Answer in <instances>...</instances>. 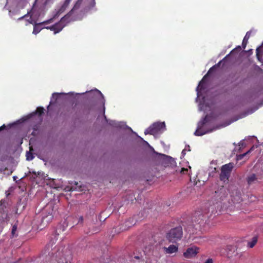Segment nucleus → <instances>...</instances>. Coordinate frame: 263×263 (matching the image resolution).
I'll return each mask as SVG.
<instances>
[{
	"label": "nucleus",
	"instance_id": "c9c22d12",
	"mask_svg": "<svg viewBox=\"0 0 263 263\" xmlns=\"http://www.w3.org/2000/svg\"><path fill=\"white\" fill-rule=\"evenodd\" d=\"M49 106H50V104H49V106H48V108L49 107Z\"/></svg>",
	"mask_w": 263,
	"mask_h": 263
},
{
	"label": "nucleus",
	"instance_id": "4be33fe9",
	"mask_svg": "<svg viewBox=\"0 0 263 263\" xmlns=\"http://www.w3.org/2000/svg\"><path fill=\"white\" fill-rule=\"evenodd\" d=\"M261 48H262V47L260 46V47L257 48V49L256 50V57L258 59H259L260 54H261Z\"/></svg>",
	"mask_w": 263,
	"mask_h": 263
},
{
	"label": "nucleus",
	"instance_id": "aec40b11",
	"mask_svg": "<svg viewBox=\"0 0 263 263\" xmlns=\"http://www.w3.org/2000/svg\"><path fill=\"white\" fill-rule=\"evenodd\" d=\"M34 156L33 154L30 152H27L26 153V158L28 160H31L33 159Z\"/></svg>",
	"mask_w": 263,
	"mask_h": 263
},
{
	"label": "nucleus",
	"instance_id": "4c0bfd02",
	"mask_svg": "<svg viewBox=\"0 0 263 263\" xmlns=\"http://www.w3.org/2000/svg\"><path fill=\"white\" fill-rule=\"evenodd\" d=\"M113 262H114V261H111V262H110V263H113Z\"/></svg>",
	"mask_w": 263,
	"mask_h": 263
},
{
	"label": "nucleus",
	"instance_id": "c756f323",
	"mask_svg": "<svg viewBox=\"0 0 263 263\" xmlns=\"http://www.w3.org/2000/svg\"><path fill=\"white\" fill-rule=\"evenodd\" d=\"M6 128V126L5 124H3L2 126H1L0 127V132L4 130V129H5Z\"/></svg>",
	"mask_w": 263,
	"mask_h": 263
},
{
	"label": "nucleus",
	"instance_id": "6e6552de",
	"mask_svg": "<svg viewBox=\"0 0 263 263\" xmlns=\"http://www.w3.org/2000/svg\"><path fill=\"white\" fill-rule=\"evenodd\" d=\"M198 250L199 248L195 246L190 247L183 253V256L186 258H191L197 254Z\"/></svg>",
	"mask_w": 263,
	"mask_h": 263
},
{
	"label": "nucleus",
	"instance_id": "1a4fd4ad",
	"mask_svg": "<svg viewBox=\"0 0 263 263\" xmlns=\"http://www.w3.org/2000/svg\"><path fill=\"white\" fill-rule=\"evenodd\" d=\"M164 250L165 253L172 254L177 252L178 251V248L176 245H171L168 247H164Z\"/></svg>",
	"mask_w": 263,
	"mask_h": 263
},
{
	"label": "nucleus",
	"instance_id": "a878e982",
	"mask_svg": "<svg viewBox=\"0 0 263 263\" xmlns=\"http://www.w3.org/2000/svg\"><path fill=\"white\" fill-rule=\"evenodd\" d=\"M188 172V169L185 168H182L180 170V173L181 174H186Z\"/></svg>",
	"mask_w": 263,
	"mask_h": 263
},
{
	"label": "nucleus",
	"instance_id": "b1692460",
	"mask_svg": "<svg viewBox=\"0 0 263 263\" xmlns=\"http://www.w3.org/2000/svg\"><path fill=\"white\" fill-rule=\"evenodd\" d=\"M241 47L240 46H237L235 48H234V49H233L231 52L230 53H229L230 55L231 54H232L234 52H235V51H240L241 50Z\"/></svg>",
	"mask_w": 263,
	"mask_h": 263
},
{
	"label": "nucleus",
	"instance_id": "7c9ffc66",
	"mask_svg": "<svg viewBox=\"0 0 263 263\" xmlns=\"http://www.w3.org/2000/svg\"><path fill=\"white\" fill-rule=\"evenodd\" d=\"M63 110L64 111H69L70 110V108H68V107H65L64 109H63Z\"/></svg>",
	"mask_w": 263,
	"mask_h": 263
},
{
	"label": "nucleus",
	"instance_id": "393cba45",
	"mask_svg": "<svg viewBox=\"0 0 263 263\" xmlns=\"http://www.w3.org/2000/svg\"><path fill=\"white\" fill-rule=\"evenodd\" d=\"M97 92L98 93V94L99 95L100 97L101 98V102H102V103L103 104V105L104 104V97L102 95V93L100 91L97 90Z\"/></svg>",
	"mask_w": 263,
	"mask_h": 263
},
{
	"label": "nucleus",
	"instance_id": "0eeeda50",
	"mask_svg": "<svg viewBox=\"0 0 263 263\" xmlns=\"http://www.w3.org/2000/svg\"><path fill=\"white\" fill-rule=\"evenodd\" d=\"M64 19V17H62L58 23H57L51 26L46 27L45 28L53 31L54 34L58 33L62 31L64 27V25L62 24V22H63Z\"/></svg>",
	"mask_w": 263,
	"mask_h": 263
},
{
	"label": "nucleus",
	"instance_id": "412c9836",
	"mask_svg": "<svg viewBox=\"0 0 263 263\" xmlns=\"http://www.w3.org/2000/svg\"><path fill=\"white\" fill-rule=\"evenodd\" d=\"M251 149H252L251 148L250 150L248 151L246 153L238 155L237 157L238 159H242L246 155H247L248 154H249L251 152Z\"/></svg>",
	"mask_w": 263,
	"mask_h": 263
},
{
	"label": "nucleus",
	"instance_id": "ddd939ff",
	"mask_svg": "<svg viewBox=\"0 0 263 263\" xmlns=\"http://www.w3.org/2000/svg\"><path fill=\"white\" fill-rule=\"evenodd\" d=\"M205 88V82L200 81L199 83L198 86L196 88V91L197 92V95L199 96V93L204 89Z\"/></svg>",
	"mask_w": 263,
	"mask_h": 263
},
{
	"label": "nucleus",
	"instance_id": "f257e3e1",
	"mask_svg": "<svg viewBox=\"0 0 263 263\" xmlns=\"http://www.w3.org/2000/svg\"><path fill=\"white\" fill-rule=\"evenodd\" d=\"M183 235L181 226L171 229L166 235V239L170 242L175 243L181 240Z\"/></svg>",
	"mask_w": 263,
	"mask_h": 263
},
{
	"label": "nucleus",
	"instance_id": "6ab92c4d",
	"mask_svg": "<svg viewBox=\"0 0 263 263\" xmlns=\"http://www.w3.org/2000/svg\"><path fill=\"white\" fill-rule=\"evenodd\" d=\"M44 109L42 107H38L36 108V114H38L39 116H41L44 113Z\"/></svg>",
	"mask_w": 263,
	"mask_h": 263
},
{
	"label": "nucleus",
	"instance_id": "423d86ee",
	"mask_svg": "<svg viewBox=\"0 0 263 263\" xmlns=\"http://www.w3.org/2000/svg\"><path fill=\"white\" fill-rule=\"evenodd\" d=\"M162 164L164 167H173L176 165V161L172 157L164 154H160Z\"/></svg>",
	"mask_w": 263,
	"mask_h": 263
},
{
	"label": "nucleus",
	"instance_id": "a211bd4d",
	"mask_svg": "<svg viewBox=\"0 0 263 263\" xmlns=\"http://www.w3.org/2000/svg\"><path fill=\"white\" fill-rule=\"evenodd\" d=\"M41 30V29L38 26V24H35L33 27V33L36 34L40 32Z\"/></svg>",
	"mask_w": 263,
	"mask_h": 263
},
{
	"label": "nucleus",
	"instance_id": "4468645a",
	"mask_svg": "<svg viewBox=\"0 0 263 263\" xmlns=\"http://www.w3.org/2000/svg\"><path fill=\"white\" fill-rule=\"evenodd\" d=\"M251 32H247L245 36L243 38V40L242 41V47L243 49H245L246 47V46L248 43V41L250 36Z\"/></svg>",
	"mask_w": 263,
	"mask_h": 263
},
{
	"label": "nucleus",
	"instance_id": "f03ea898",
	"mask_svg": "<svg viewBox=\"0 0 263 263\" xmlns=\"http://www.w3.org/2000/svg\"><path fill=\"white\" fill-rule=\"evenodd\" d=\"M209 121V117L208 115H206L203 118H202L197 124V128L194 132V135L196 136H201L208 133L212 132L213 129L206 130L204 128V126L208 123Z\"/></svg>",
	"mask_w": 263,
	"mask_h": 263
},
{
	"label": "nucleus",
	"instance_id": "7ed1b4c3",
	"mask_svg": "<svg viewBox=\"0 0 263 263\" xmlns=\"http://www.w3.org/2000/svg\"><path fill=\"white\" fill-rule=\"evenodd\" d=\"M234 164L232 162L223 165L219 175L220 180L224 182H228Z\"/></svg>",
	"mask_w": 263,
	"mask_h": 263
},
{
	"label": "nucleus",
	"instance_id": "cd10ccee",
	"mask_svg": "<svg viewBox=\"0 0 263 263\" xmlns=\"http://www.w3.org/2000/svg\"><path fill=\"white\" fill-rule=\"evenodd\" d=\"M210 73H208V72L203 77V78L202 79V80L201 81H202V82H205V79L206 78L208 77V76L209 74Z\"/></svg>",
	"mask_w": 263,
	"mask_h": 263
},
{
	"label": "nucleus",
	"instance_id": "473e14b6",
	"mask_svg": "<svg viewBox=\"0 0 263 263\" xmlns=\"http://www.w3.org/2000/svg\"><path fill=\"white\" fill-rule=\"evenodd\" d=\"M26 15H24V16H22V17H20L18 20H22L23 18H24L25 17H26Z\"/></svg>",
	"mask_w": 263,
	"mask_h": 263
},
{
	"label": "nucleus",
	"instance_id": "72a5a7b5",
	"mask_svg": "<svg viewBox=\"0 0 263 263\" xmlns=\"http://www.w3.org/2000/svg\"><path fill=\"white\" fill-rule=\"evenodd\" d=\"M30 20H28V22H29V23H30V24H32V19H31V17L30 18Z\"/></svg>",
	"mask_w": 263,
	"mask_h": 263
},
{
	"label": "nucleus",
	"instance_id": "9b49d317",
	"mask_svg": "<svg viewBox=\"0 0 263 263\" xmlns=\"http://www.w3.org/2000/svg\"><path fill=\"white\" fill-rule=\"evenodd\" d=\"M130 261L131 263H144V261L142 259V256L139 255H132Z\"/></svg>",
	"mask_w": 263,
	"mask_h": 263
},
{
	"label": "nucleus",
	"instance_id": "c85d7f7f",
	"mask_svg": "<svg viewBox=\"0 0 263 263\" xmlns=\"http://www.w3.org/2000/svg\"><path fill=\"white\" fill-rule=\"evenodd\" d=\"M83 222V216H80L79 219V221H78V223H82Z\"/></svg>",
	"mask_w": 263,
	"mask_h": 263
},
{
	"label": "nucleus",
	"instance_id": "f704fd0d",
	"mask_svg": "<svg viewBox=\"0 0 263 263\" xmlns=\"http://www.w3.org/2000/svg\"><path fill=\"white\" fill-rule=\"evenodd\" d=\"M103 110H104V112H105V107H104L103 108Z\"/></svg>",
	"mask_w": 263,
	"mask_h": 263
},
{
	"label": "nucleus",
	"instance_id": "e433bc0d",
	"mask_svg": "<svg viewBox=\"0 0 263 263\" xmlns=\"http://www.w3.org/2000/svg\"><path fill=\"white\" fill-rule=\"evenodd\" d=\"M49 106H50V104H49V106H48V108L49 107Z\"/></svg>",
	"mask_w": 263,
	"mask_h": 263
},
{
	"label": "nucleus",
	"instance_id": "20e7f679",
	"mask_svg": "<svg viewBox=\"0 0 263 263\" xmlns=\"http://www.w3.org/2000/svg\"><path fill=\"white\" fill-rule=\"evenodd\" d=\"M165 129L164 122H157L146 129L145 134L155 135L163 132Z\"/></svg>",
	"mask_w": 263,
	"mask_h": 263
},
{
	"label": "nucleus",
	"instance_id": "5701e85b",
	"mask_svg": "<svg viewBox=\"0 0 263 263\" xmlns=\"http://www.w3.org/2000/svg\"><path fill=\"white\" fill-rule=\"evenodd\" d=\"M17 225H16V224L13 225L12 227V231H11V234H12V236H13V237L15 236V232L17 230Z\"/></svg>",
	"mask_w": 263,
	"mask_h": 263
},
{
	"label": "nucleus",
	"instance_id": "39448f33",
	"mask_svg": "<svg viewBox=\"0 0 263 263\" xmlns=\"http://www.w3.org/2000/svg\"><path fill=\"white\" fill-rule=\"evenodd\" d=\"M71 0H65L63 4V5L61 6L60 8L57 11L56 13L53 15V17L47 21L43 22L42 24H47L50 23H52L53 22V19L55 18L56 17H58L61 13L64 12L65 10L67 9V7L68 6L70 1Z\"/></svg>",
	"mask_w": 263,
	"mask_h": 263
},
{
	"label": "nucleus",
	"instance_id": "2eb2a0df",
	"mask_svg": "<svg viewBox=\"0 0 263 263\" xmlns=\"http://www.w3.org/2000/svg\"><path fill=\"white\" fill-rule=\"evenodd\" d=\"M256 175L254 174H251L250 176H248L247 178V182L249 184H252L254 183L256 181Z\"/></svg>",
	"mask_w": 263,
	"mask_h": 263
},
{
	"label": "nucleus",
	"instance_id": "9d476101",
	"mask_svg": "<svg viewBox=\"0 0 263 263\" xmlns=\"http://www.w3.org/2000/svg\"><path fill=\"white\" fill-rule=\"evenodd\" d=\"M53 219V215L49 214L46 216H43L42 218V223L43 225L47 224L51 221Z\"/></svg>",
	"mask_w": 263,
	"mask_h": 263
},
{
	"label": "nucleus",
	"instance_id": "dca6fc26",
	"mask_svg": "<svg viewBox=\"0 0 263 263\" xmlns=\"http://www.w3.org/2000/svg\"><path fill=\"white\" fill-rule=\"evenodd\" d=\"M72 11V10H71L69 13L63 17L65 18V19L63 20V22H62V24L64 25V27L66 26L70 21L69 18L71 15Z\"/></svg>",
	"mask_w": 263,
	"mask_h": 263
},
{
	"label": "nucleus",
	"instance_id": "f8f14e48",
	"mask_svg": "<svg viewBox=\"0 0 263 263\" xmlns=\"http://www.w3.org/2000/svg\"><path fill=\"white\" fill-rule=\"evenodd\" d=\"M230 56V54H227L222 60L219 61L217 64H215L214 66L210 68L208 71V73H211L216 67H218L220 66L221 63L226 60Z\"/></svg>",
	"mask_w": 263,
	"mask_h": 263
},
{
	"label": "nucleus",
	"instance_id": "2f4dec72",
	"mask_svg": "<svg viewBox=\"0 0 263 263\" xmlns=\"http://www.w3.org/2000/svg\"><path fill=\"white\" fill-rule=\"evenodd\" d=\"M186 154V149H184L182 151V155L183 156L185 155Z\"/></svg>",
	"mask_w": 263,
	"mask_h": 263
},
{
	"label": "nucleus",
	"instance_id": "f3484780",
	"mask_svg": "<svg viewBox=\"0 0 263 263\" xmlns=\"http://www.w3.org/2000/svg\"><path fill=\"white\" fill-rule=\"evenodd\" d=\"M257 239L256 237H253L251 242L248 243V246L250 248H253L256 243Z\"/></svg>",
	"mask_w": 263,
	"mask_h": 263
},
{
	"label": "nucleus",
	"instance_id": "bb28decb",
	"mask_svg": "<svg viewBox=\"0 0 263 263\" xmlns=\"http://www.w3.org/2000/svg\"><path fill=\"white\" fill-rule=\"evenodd\" d=\"M60 94L58 93L54 92L52 94V98H55V100H57L59 97Z\"/></svg>",
	"mask_w": 263,
	"mask_h": 263
}]
</instances>
